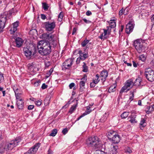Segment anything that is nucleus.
<instances>
[{
  "instance_id": "1",
  "label": "nucleus",
  "mask_w": 154,
  "mask_h": 154,
  "mask_svg": "<svg viewBox=\"0 0 154 154\" xmlns=\"http://www.w3.org/2000/svg\"><path fill=\"white\" fill-rule=\"evenodd\" d=\"M42 44V46L39 47L38 46V48L39 49L38 52L40 54L44 56H47L49 55L51 51V42L49 41H47L44 43L42 41H41L39 43V45Z\"/></svg>"
},
{
  "instance_id": "2",
  "label": "nucleus",
  "mask_w": 154,
  "mask_h": 154,
  "mask_svg": "<svg viewBox=\"0 0 154 154\" xmlns=\"http://www.w3.org/2000/svg\"><path fill=\"white\" fill-rule=\"evenodd\" d=\"M87 144L89 146L95 148H100L102 146L101 141L97 136L89 137L87 140Z\"/></svg>"
},
{
  "instance_id": "3",
  "label": "nucleus",
  "mask_w": 154,
  "mask_h": 154,
  "mask_svg": "<svg viewBox=\"0 0 154 154\" xmlns=\"http://www.w3.org/2000/svg\"><path fill=\"white\" fill-rule=\"evenodd\" d=\"M20 140V137H16L14 140L11 141L5 146L3 145V147L5 148V151L11 150L13 148L18 145Z\"/></svg>"
},
{
  "instance_id": "4",
  "label": "nucleus",
  "mask_w": 154,
  "mask_h": 154,
  "mask_svg": "<svg viewBox=\"0 0 154 154\" xmlns=\"http://www.w3.org/2000/svg\"><path fill=\"white\" fill-rule=\"evenodd\" d=\"M144 43V41L141 39H137L134 41L133 45L138 53H140L144 51L143 44Z\"/></svg>"
},
{
  "instance_id": "5",
  "label": "nucleus",
  "mask_w": 154,
  "mask_h": 154,
  "mask_svg": "<svg viewBox=\"0 0 154 154\" xmlns=\"http://www.w3.org/2000/svg\"><path fill=\"white\" fill-rule=\"evenodd\" d=\"M73 62V59L72 58H68L65 60L63 63L62 65V69L63 70L66 69H69L71 67Z\"/></svg>"
},
{
  "instance_id": "6",
  "label": "nucleus",
  "mask_w": 154,
  "mask_h": 154,
  "mask_svg": "<svg viewBox=\"0 0 154 154\" xmlns=\"http://www.w3.org/2000/svg\"><path fill=\"white\" fill-rule=\"evenodd\" d=\"M144 75L149 81L151 82L154 81V70L150 68L146 69Z\"/></svg>"
},
{
  "instance_id": "7",
  "label": "nucleus",
  "mask_w": 154,
  "mask_h": 154,
  "mask_svg": "<svg viewBox=\"0 0 154 154\" xmlns=\"http://www.w3.org/2000/svg\"><path fill=\"white\" fill-rule=\"evenodd\" d=\"M43 26L44 27L47 31H52L55 27V22L54 21L52 22L49 21L45 22L43 23Z\"/></svg>"
},
{
  "instance_id": "8",
  "label": "nucleus",
  "mask_w": 154,
  "mask_h": 154,
  "mask_svg": "<svg viewBox=\"0 0 154 154\" xmlns=\"http://www.w3.org/2000/svg\"><path fill=\"white\" fill-rule=\"evenodd\" d=\"M7 16L3 13L0 16V33L3 31L7 20Z\"/></svg>"
},
{
  "instance_id": "9",
  "label": "nucleus",
  "mask_w": 154,
  "mask_h": 154,
  "mask_svg": "<svg viewBox=\"0 0 154 154\" xmlns=\"http://www.w3.org/2000/svg\"><path fill=\"white\" fill-rule=\"evenodd\" d=\"M134 26V22L130 20L126 25L125 28V32L127 34H129L133 31Z\"/></svg>"
},
{
  "instance_id": "10",
  "label": "nucleus",
  "mask_w": 154,
  "mask_h": 154,
  "mask_svg": "<svg viewBox=\"0 0 154 154\" xmlns=\"http://www.w3.org/2000/svg\"><path fill=\"white\" fill-rule=\"evenodd\" d=\"M40 143H36L32 147L30 148L27 152L24 154H34L40 147Z\"/></svg>"
},
{
  "instance_id": "11",
  "label": "nucleus",
  "mask_w": 154,
  "mask_h": 154,
  "mask_svg": "<svg viewBox=\"0 0 154 154\" xmlns=\"http://www.w3.org/2000/svg\"><path fill=\"white\" fill-rule=\"evenodd\" d=\"M40 143H36L32 147L30 148L27 152L24 154H34L40 147Z\"/></svg>"
},
{
  "instance_id": "12",
  "label": "nucleus",
  "mask_w": 154,
  "mask_h": 154,
  "mask_svg": "<svg viewBox=\"0 0 154 154\" xmlns=\"http://www.w3.org/2000/svg\"><path fill=\"white\" fill-rule=\"evenodd\" d=\"M42 37L44 39L48 40L49 41V42H53L54 41V35H52L51 33L49 34L48 33H44L42 34Z\"/></svg>"
},
{
  "instance_id": "13",
  "label": "nucleus",
  "mask_w": 154,
  "mask_h": 154,
  "mask_svg": "<svg viewBox=\"0 0 154 154\" xmlns=\"http://www.w3.org/2000/svg\"><path fill=\"white\" fill-rule=\"evenodd\" d=\"M100 75L101 80L102 83H103L108 76V72L106 70L104 69L100 72Z\"/></svg>"
},
{
  "instance_id": "14",
  "label": "nucleus",
  "mask_w": 154,
  "mask_h": 154,
  "mask_svg": "<svg viewBox=\"0 0 154 154\" xmlns=\"http://www.w3.org/2000/svg\"><path fill=\"white\" fill-rule=\"evenodd\" d=\"M24 42V41L20 38L17 37L15 39L14 43L16 44L15 47L20 48L22 46Z\"/></svg>"
},
{
  "instance_id": "15",
  "label": "nucleus",
  "mask_w": 154,
  "mask_h": 154,
  "mask_svg": "<svg viewBox=\"0 0 154 154\" xmlns=\"http://www.w3.org/2000/svg\"><path fill=\"white\" fill-rule=\"evenodd\" d=\"M19 22L18 21L13 23V26L10 30L11 34H13L17 30V27L19 25Z\"/></svg>"
},
{
  "instance_id": "16",
  "label": "nucleus",
  "mask_w": 154,
  "mask_h": 154,
  "mask_svg": "<svg viewBox=\"0 0 154 154\" xmlns=\"http://www.w3.org/2000/svg\"><path fill=\"white\" fill-rule=\"evenodd\" d=\"M112 139H111L109 140L112 141L113 143H119L120 140V136L116 133L115 136H113Z\"/></svg>"
},
{
  "instance_id": "17",
  "label": "nucleus",
  "mask_w": 154,
  "mask_h": 154,
  "mask_svg": "<svg viewBox=\"0 0 154 154\" xmlns=\"http://www.w3.org/2000/svg\"><path fill=\"white\" fill-rule=\"evenodd\" d=\"M23 51L25 55L27 57H30L32 54V52L31 49H30L29 47L27 46L26 48H23Z\"/></svg>"
},
{
  "instance_id": "18",
  "label": "nucleus",
  "mask_w": 154,
  "mask_h": 154,
  "mask_svg": "<svg viewBox=\"0 0 154 154\" xmlns=\"http://www.w3.org/2000/svg\"><path fill=\"white\" fill-rule=\"evenodd\" d=\"M118 147L117 146H113L112 147L109 149L108 152H107L108 154H116L117 151V150Z\"/></svg>"
},
{
  "instance_id": "19",
  "label": "nucleus",
  "mask_w": 154,
  "mask_h": 154,
  "mask_svg": "<svg viewBox=\"0 0 154 154\" xmlns=\"http://www.w3.org/2000/svg\"><path fill=\"white\" fill-rule=\"evenodd\" d=\"M87 79V76L86 75H84L83 77L81 79V81L79 83V85L81 88L85 86Z\"/></svg>"
},
{
  "instance_id": "20",
  "label": "nucleus",
  "mask_w": 154,
  "mask_h": 154,
  "mask_svg": "<svg viewBox=\"0 0 154 154\" xmlns=\"http://www.w3.org/2000/svg\"><path fill=\"white\" fill-rule=\"evenodd\" d=\"M78 54L79 55H81L82 60H84L88 57V52L83 53L81 50H79Z\"/></svg>"
},
{
  "instance_id": "21",
  "label": "nucleus",
  "mask_w": 154,
  "mask_h": 154,
  "mask_svg": "<svg viewBox=\"0 0 154 154\" xmlns=\"http://www.w3.org/2000/svg\"><path fill=\"white\" fill-rule=\"evenodd\" d=\"M76 103L72 106L69 110V113L70 114H72L74 112V111L76 109V108L77 107L78 104V100H76Z\"/></svg>"
},
{
  "instance_id": "22",
  "label": "nucleus",
  "mask_w": 154,
  "mask_h": 154,
  "mask_svg": "<svg viewBox=\"0 0 154 154\" xmlns=\"http://www.w3.org/2000/svg\"><path fill=\"white\" fill-rule=\"evenodd\" d=\"M17 104L18 108L19 109H22L23 107L24 103L22 99H20L17 102Z\"/></svg>"
},
{
  "instance_id": "23",
  "label": "nucleus",
  "mask_w": 154,
  "mask_h": 154,
  "mask_svg": "<svg viewBox=\"0 0 154 154\" xmlns=\"http://www.w3.org/2000/svg\"><path fill=\"white\" fill-rule=\"evenodd\" d=\"M28 69L31 72H35V69H36V68L34 66L32 63H29L28 64Z\"/></svg>"
},
{
  "instance_id": "24",
  "label": "nucleus",
  "mask_w": 154,
  "mask_h": 154,
  "mask_svg": "<svg viewBox=\"0 0 154 154\" xmlns=\"http://www.w3.org/2000/svg\"><path fill=\"white\" fill-rule=\"evenodd\" d=\"M146 119L143 118L141 119L140 123V127L141 129L143 130V129L142 128V127L144 128L146 126Z\"/></svg>"
},
{
  "instance_id": "25",
  "label": "nucleus",
  "mask_w": 154,
  "mask_h": 154,
  "mask_svg": "<svg viewBox=\"0 0 154 154\" xmlns=\"http://www.w3.org/2000/svg\"><path fill=\"white\" fill-rule=\"evenodd\" d=\"M107 29H103L104 32L103 33L104 34V36L105 37H108V38L109 37V36H107V35H109L111 32V29H109L108 26H107Z\"/></svg>"
},
{
  "instance_id": "26",
  "label": "nucleus",
  "mask_w": 154,
  "mask_h": 154,
  "mask_svg": "<svg viewBox=\"0 0 154 154\" xmlns=\"http://www.w3.org/2000/svg\"><path fill=\"white\" fill-rule=\"evenodd\" d=\"M125 84L128 87L133 86L134 85L133 80L132 79L128 80L126 81Z\"/></svg>"
},
{
  "instance_id": "27",
  "label": "nucleus",
  "mask_w": 154,
  "mask_h": 154,
  "mask_svg": "<svg viewBox=\"0 0 154 154\" xmlns=\"http://www.w3.org/2000/svg\"><path fill=\"white\" fill-rule=\"evenodd\" d=\"M142 80L140 78H138L136 79L134 82V85L136 86H139L141 85Z\"/></svg>"
},
{
  "instance_id": "28",
  "label": "nucleus",
  "mask_w": 154,
  "mask_h": 154,
  "mask_svg": "<svg viewBox=\"0 0 154 154\" xmlns=\"http://www.w3.org/2000/svg\"><path fill=\"white\" fill-rule=\"evenodd\" d=\"M116 133L112 131H110L108 132V134H107V137L109 140L111 139H112V137H113V136H115Z\"/></svg>"
},
{
  "instance_id": "29",
  "label": "nucleus",
  "mask_w": 154,
  "mask_h": 154,
  "mask_svg": "<svg viewBox=\"0 0 154 154\" xmlns=\"http://www.w3.org/2000/svg\"><path fill=\"white\" fill-rule=\"evenodd\" d=\"M107 22L109 23V26H108L109 27L111 28H114L116 27V22H112L110 21H107Z\"/></svg>"
},
{
  "instance_id": "30",
  "label": "nucleus",
  "mask_w": 154,
  "mask_h": 154,
  "mask_svg": "<svg viewBox=\"0 0 154 154\" xmlns=\"http://www.w3.org/2000/svg\"><path fill=\"white\" fill-rule=\"evenodd\" d=\"M136 115H132L130 117V119L129 121L131 122V123L135 124L137 122V121L136 119Z\"/></svg>"
},
{
  "instance_id": "31",
  "label": "nucleus",
  "mask_w": 154,
  "mask_h": 154,
  "mask_svg": "<svg viewBox=\"0 0 154 154\" xmlns=\"http://www.w3.org/2000/svg\"><path fill=\"white\" fill-rule=\"evenodd\" d=\"M128 87L127 85L125 84V85L122 87L119 91L120 94H122V93L123 92H126L127 91H129L130 89H128Z\"/></svg>"
},
{
  "instance_id": "32",
  "label": "nucleus",
  "mask_w": 154,
  "mask_h": 154,
  "mask_svg": "<svg viewBox=\"0 0 154 154\" xmlns=\"http://www.w3.org/2000/svg\"><path fill=\"white\" fill-rule=\"evenodd\" d=\"M100 77V75L98 74H97L95 77L93 78L92 81H93L94 82H95L97 84L100 81V79L99 78Z\"/></svg>"
},
{
  "instance_id": "33",
  "label": "nucleus",
  "mask_w": 154,
  "mask_h": 154,
  "mask_svg": "<svg viewBox=\"0 0 154 154\" xmlns=\"http://www.w3.org/2000/svg\"><path fill=\"white\" fill-rule=\"evenodd\" d=\"M91 112L90 110H88L85 111L82 115L79 117L76 120V121H79L84 116L89 114Z\"/></svg>"
},
{
  "instance_id": "34",
  "label": "nucleus",
  "mask_w": 154,
  "mask_h": 154,
  "mask_svg": "<svg viewBox=\"0 0 154 154\" xmlns=\"http://www.w3.org/2000/svg\"><path fill=\"white\" fill-rule=\"evenodd\" d=\"M33 100H32L34 101L35 104L37 106H39L41 105L42 103V100H36L34 98H33Z\"/></svg>"
},
{
  "instance_id": "35",
  "label": "nucleus",
  "mask_w": 154,
  "mask_h": 154,
  "mask_svg": "<svg viewBox=\"0 0 154 154\" xmlns=\"http://www.w3.org/2000/svg\"><path fill=\"white\" fill-rule=\"evenodd\" d=\"M83 65L82 66V71L84 72H87L88 70V68L85 62L83 63Z\"/></svg>"
},
{
  "instance_id": "36",
  "label": "nucleus",
  "mask_w": 154,
  "mask_h": 154,
  "mask_svg": "<svg viewBox=\"0 0 154 154\" xmlns=\"http://www.w3.org/2000/svg\"><path fill=\"white\" fill-rule=\"evenodd\" d=\"M57 133V130L55 128L51 131V132L50 134L49 135L53 137L55 136Z\"/></svg>"
},
{
  "instance_id": "37",
  "label": "nucleus",
  "mask_w": 154,
  "mask_h": 154,
  "mask_svg": "<svg viewBox=\"0 0 154 154\" xmlns=\"http://www.w3.org/2000/svg\"><path fill=\"white\" fill-rule=\"evenodd\" d=\"M129 114V112H124L121 115V117L122 119H125L128 116Z\"/></svg>"
},
{
  "instance_id": "38",
  "label": "nucleus",
  "mask_w": 154,
  "mask_h": 154,
  "mask_svg": "<svg viewBox=\"0 0 154 154\" xmlns=\"http://www.w3.org/2000/svg\"><path fill=\"white\" fill-rule=\"evenodd\" d=\"M116 87L114 85L111 86L109 88L108 92L109 93L114 91L116 90Z\"/></svg>"
},
{
  "instance_id": "39",
  "label": "nucleus",
  "mask_w": 154,
  "mask_h": 154,
  "mask_svg": "<svg viewBox=\"0 0 154 154\" xmlns=\"http://www.w3.org/2000/svg\"><path fill=\"white\" fill-rule=\"evenodd\" d=\"M42 8L45 11H47L48 10L49 6L45 2H43L42 3Z\"/></svg>"
},
{
  "instance_id": "40",
  "label": "nucleus",
  "mask_w": 154,
  "mask_h": 154,
  "mask_svg": "<svg viewBox=\"0 0 154 154\" xmlns=\"http://www.w3.org/2000/svg\"><path fill=\"white\" fill-rule=\"evenodd\" d=\"M63 12H60L58 16V20L60 21H61L63 20Z\"/></svg>"
},
{
  "instance_id": "41",
  "label": "nucleus",
  "mask_w": 154,
  "mask_h": 154,
  "mask_svg": "<svg viewBox=\"0 0 154 154\" xmlns=\"http://www.w3.org/2000/svg\"><path fill=\"white\" fill-rule=\"evenodd\" d=\"M89 42V40H88L85 39L81 43V45L82 47H85L87 44Z\"/></svg>"
},
{
  "instance_id": "42",
  "label": "nucleus",
  "mask_w": 154,
  "mask_h": 154,
  "mask_svg": "<svg viewBox=\"0 0 154 154\" xmlns=\"http://www.w3.org/2000/svg\"><path fill=\"white\" fill-rule=\"evenodd\" d=\"M129 99L128 101V102L129 101V103H130L131 101H132L134 100V94H132L131 93H130V94L129 95Z\"/></svg>"
},
{
  "instance_id": "43",
  "label": "nucleus",
  "mask_w": 154,
  "mask_h": 154,
  "mask_svg": "<svg viewBox=\"0 0 154 154\" xmlns=\"http://www.w3.org/2000/svg\"><path fill=\"white\" fill-rule=\"evenodd\" d=\"M139 59L143 62H144L146 59V57L144 54H142L139 57Z\"/></svg>"
},
{
  "instance_id": "44",
  "label": "nucleus",
  "mask_w": 154,
  "mask_h": 154,
  "mask_svg": "<svg viewBox=\"0 0 154 154\" xmlns=\"http://www.w3.org/2000/svg\"><path fill=\"white\" fill-rule=\"evenodd\" d=\"M5 148L3 147L2 144H0V154H3L5 151Z\"/></svg>"
},
{
  "instance_id": "45",
  "label": "nucleus",
  "mask_w": 154,
  "mask_h": 154,
  "mask_svg": "<svg viewBox=\"0 0 154 154\" xmlns=\"http://www.w3.org/2000/svg\"><path fill=\"white\" fill-rule=\"evenodd\" d=\"M98 38L102 40L103 41H104L105 39L108 38V37H105L104 36L103 33H102L98 37Z\"/></svg>"
},
{
  "instance_id": "46",
  "label": "nucleus",
  "mask_w": 154,
  "mask_h": 154,
  "mask_svg": "<svg viewBox=\"0 0 154 154\" xmlns=\"http://www.w3.org/2000/svg\"><path fill=\"white\" fill-rule=\"evenodd\" d=\"M51 64L50 62L48 61H45V67H48Z\"/></svg>"
},
{
  "instance_id": "47",
  "label": "nucleus",
  "mask_w": 154,
  "mask_h": 154,
  "mask_svg": "<svg viewBox=\"0 0 154 154\" xmlns=\"http://www.w3.org/2000/svg\"><path fill=\"white\" fill-rule=\"evenodd\" d=\"M4 79V74L0 71V83H1L2 82Z\"/></svg>"
},
{
  "instance_id": "48",
  "label": "nucleus",
  "mask_w": 154,
  "mask_h": 154,
  "mask_svg": "<svg viewBox=\"0 0 154 154\" xmlns=\"http://www.w3.org/2000/svg\"><path fill=\"white\" fill-rule=\"evenodd\" d=\"M81 60H82V57L81 55H79V57L77 58L76 60V63L77 64H79Z\"/></svg>"
},
{
  "instance_id": "49",
  "label": "nucleus",
  "mask_w": 154,
  "mask_h": 154,
  "mask_svg": "<svg viewBox=\"0 0 154 154\" xmlns=\"http://www.w3.org/2000/svg\"><path fill=\"white\" fill-rule=\"evenodd\" d=\"M20 93H18L15 94V97L17 99L19 100L21 99L20 97H21L20 96Z\"/></svg>"
},
{
  "instance_id": "50",
  "label": "nucleus",
  "mask_w": 154,
  "mask_h": 154,
  "mask_svg": "<svg viewBox=\"0 0 154 154\" xmlns=\"http://www.w3.org/2000/svg\"><path fill=\"white\" fill-rule=\"evenodd\" d=\"M97 84L96 83L94 82L93 81H92V82H91L90 84V87L91 88H93Z\"/></svg>"
},
{
  "instance_id": "51",
  "label": "nucleus",
  "mask_w": 154,
  "mask_h": 154,
  "mask_svg": "<svg viewBox=\"0 0 154 154\" xmlns=\"http://www.w3.org/2000/svg\"><path fill=\"white\" fill-rule=\"evenodd\" d=\"M125 10H123V8H122L121 10H120L119 12V15L120 16H122L123 14H124Z\"/></svg>"
},
{
  "instance_id": "52",
  "label": "nucleus",
  "mask_w": 154,
  "mask_h": 154,
  "mask_svg": "<svg viewBox=\"0 0 154 154\" xmlns=\"http://www.w3.org/2000/svg\"><path fill=\"white\" fill-rule=\"evenodd\" d=\"M68 130L67 128L63 129L62 131V133L64 135L66 134L68 132Z\"/></svg>"
},
{
  "instance_id": "53",
  "label": "nucleus",
  "mask_w": 154,
  "mask_h": 154,
  "mask_svg": "<svg viewBox=\"0 0 154 154\" xmlns=\"http://www.w3.org/2000/svg\"><path fill=\"white\" fill-rule=\"evenodd\" d=\"M82 20L86 23H91V21L89 20H88L85 18H83Z\"/></svg>"
},
{
  "instance_id": "54",
  "label": "nucleus",
  "mask_w": 154,
  "mask_h": 154,
  "mask_svg": "<svg viewBox=\"0 0 154 154\" xmlns=\"http://www.w3.org/2000/svg\"><path fill=\"white\" fill-rule=\"evenodd\" d=\"M48 86L47 85H46L45 83H43L42 86L41 88L43 89H45Z\"/></svg>"
},
{
  "instance_id": "55",
  "label": "nucleus",
  "mask_w": 154,
  "mask_h": 154,
  "mask_svg": "<svg viewBox=\"0 0 154 154\" xmlns=\"http://www.w3.org/2000/svg\"><path fill=\"white\" fill-rule=\"evenodd\" d=\"M41 17L42 19L43 20L47 18L45 14H41Z\"/></svg>"
},
{
  "instance_id": "56",
  "label": "nucleus",
  "mask_w": 154,
  "mask_h": 154,
  "mask_svg": "<svg viewBox=\"0 0 154 154\" xmlns=\"http://www.w3.org/2000/svg\"><path fill=\"white\" fill-rule=\"evenodd\" d=\"M116 18L114 17H112L111 18L110 20L109 21L112 22H116Z\"/></svg>"
},
{
  "instance_id": "57",
  "label": "nucleus",
  "mask_w": 154,
  "mask_h": 154,
  "mask_svg": "<svg viewBox=\"0 0 154 154\" xmlns=\"http://www.w3.org/2000/svg\"><path fill=\"white\" fill-rule=\"evenodd\" d=\"M53 69L51 68V69L49 71V74H48L49 75L48 76H46V78H48L50 75L51 74V73H52L53 71Z\"/></svg>"
},
{
  "instance_id": "58",
  "label": "nucleus",
  "mask_w": 154,
  "mask_h": 154,
  "mask_svg": "<svg viewBox=\"0 0 154 154\" xmlns=\"http://www.w3.org/2000/svg\"><path fill=\"white\" fill-rule=\"evenodd\" d=\"M34 106L33 105H29L28 106V109L29 110H32L34 108Z\"/></svg>"
},
{
  "instance_id": "59",
  "label": "nucleus",
  "mask_w": 154,
  "mask_h": 154,
  "mask_svg": "<svg viewBox=\"0 0 154 154\" xmlns=\"http://www.w3.org/2000/svg\"><path fill=\"white\" fill-rule=\"evenodd\" d=\"M86 14L88 16H90L92 14V13L90 11H88L86 13Z\"/></svg>"
},
{
  "instance_id": "60",
  "label": "nucleus",
  "mask_w": 154,
  "mask_h": 154,
  "mask_svg": "<svg viewBox=\"0 0 154 154\" xmlns=\"http://www.w3.org/2000/svg\"><path fill=\"white\" fill-rule=\"evenodd\" d=\"M75 86V83H70L69 85L70 89H72L73 87Z\"/></svg>"
},
{
  "instance_id": "61",
  "label": "nucleus",
  "mask_w": 154,
  "mask_h": 154,
  "mask_svg": "<svg viewBox=\"0 0 154 154\" xmlns=\"http://www.w3.org/2000/svg\"><path fill=\"white\" fill-rule=\"evenodd\" d=\"M77 28L75 27H74L73 28L72 32V35H73L75 34V33L77 31Z\"/></svg>"
},
{
  "instance_id": "62",
  "label": "nucleus",
  "mask_w": 154,
  "mask_h": 154,
  "mask_svg": "<svg viewBox=\"0 0 154 154\" xmlns=\"http://www.w3.org/2000/svg\"><path fill=\"white\" fill-rule=\"evenodd\" d=\"M70 104V100L68 101L67 103L64 106H63V108L64 107H67L69 106V105Z\"/></svg>"
},
{
  "instance_id": "63",
  "label": "nucleus",
  "mask_w": 154,
  "mask_h": 154,
  "mask_svg": "<svg viewBox=\"0 0 154 154\" xmlns=\"http://www.w3.org/2000/svg\"><path fill=\"white\" fill-rule=\"evenodd\" d=\"M137 92V90L136 89H134L131 90L130 91V93H131L132 94H134V93H136Z\"/></svg>"
},
{
  "instance_id": "64",
  "label": "nucleus",
  "mask_w": 154,
  "mask_h": 154,
  "mask_svg": "<svg viewBox=\"0 0 154 154\" xmlns=\"http://www.w3.org/2000/svg\"><path fill=\"white\" fill-rule=\"evenodd\" d=\"M98 154H108L107 152H105L103 151V152H98Z\"/></svg>"
}]
</instances>
